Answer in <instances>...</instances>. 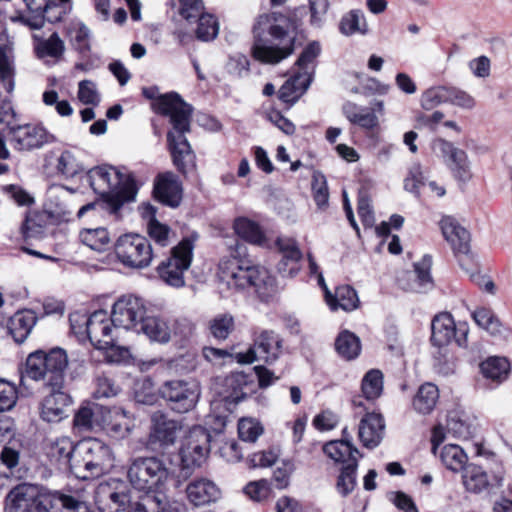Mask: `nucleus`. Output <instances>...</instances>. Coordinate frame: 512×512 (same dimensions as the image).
Listing matches in <instances>:
<instances>
[{
	"label": "nucleus",
	"mask_w": 512,
	"mask_h": 512,
	"mask_svg": "<svg viewBox=\"0 0 512 512\" xmlns=\"http://www.w3.org/2000/svg\"><path fill=\"white\" fill-rule=\"evenodd\" d=\"M143 95L147 99H155L154 110L170 118L172 130L167 134L168 147L173 164L181 173H187L195 167L196 156L185 134L190 131L192 107L177 93H168L157 96L155 87L143 88Z\"/></svg>",
	"instance_id": "nucleus-1"
},
{
	"label": "nucleus",
	"mask_w": 512,
	"mask_h": 512,
	"mask_svg": "<svg viewBox=\"0 0 512 512\" xmlns=\"http://www.w3.org/2000/svg\"><path fill=\"white\" fill-rule=\"evenodd\" d=\"M299 21L294 16L278 13L259 15L253 24V57L266 64H276L293 52Z\"/></svg>",
	"instance_id": "nucleus-2"
},
{
	"label": "nucleus",
	"mask_w": 512,
	"mask_h": 512,
	"mask_svg": "<svg viewBox=\"0 0 512 512\" xmlns=\"http://www.w3.org/2000/svg\"><path fill=\"white\" fill-rule=\"evenodd\" d=\"M217 280L221 292L253 287L259 297L264 299L275 291V279L266 268L236 256L224 258L219 262Z\"/></svg>",
	"instance_id": "nucleus-3"
},
{
	"label": "nucleus",
	"mask_w": 512,
	"mask_h": 512,
	"mask_svg": "<svg viewBox=\"0 0 512 512\" xmlns=\"http://www.w3.org/2000/svg\"><path fill=\"white\" fill-rule=\"evenodd\" d=\"M91 188L105 199L106 209L118 216L124 203L135 199L137 188L134 179L112 166H99L88 173Z\"/></svg>",
	"instance_id": "nucleus-4"
},
{
	"label": "nucleus",
	"mask_w": 512,
	"mask_h": 512,
	"mask_svg": "<svg viewBox=\"0 0 512 512\" xmlns=\"http://www.w3.org/2000/svg\"><path fill=\"white\" fill-rule=\"evenodd\" d=\"M75 498L57 492H40L36 486L19 484L6 497L8 512H61L68 509Z\"/></svg>",
	"instance_id": "nucleus-5"
},
{
	"label": "nucleus",
	"mask_w": 512,
	"mask_h": 512,
	"mask_svg": "<svg viewBox=\"0 0 512 512\" xmlns=\"http://www.w3.org/2000/svg\"><path fill=\"white\" fill-rule=\"evenodd\" d=\"M68 356L64 349L37 350L26 359L24 375L32 380H44L47 387H63Z\"/></svg>",
	"instance_id": "nucleus-6"
},
{
	"label": "nucleus",
	"mask_w": 512,
	"mask_h": 512,
	"mask_svg": "<svg viewBox=\"0 0 512 512\" xmlns=\"http://www.w3.org/2000/svg\"><path fill=\"white\" fill-rule=\"evenodd\" d=\"M114 465V455L108 445L98 439L77 443L72 473L83 480L99 477Z\"/></svg>",
	"instance_id": "nucleus-7"
},
{
	"label": "nucleus",
	"mask_w": 512,
	"mask_h": 512,
	"mask_svg": "<svg viewBox=\"0 0 512 512\" xmlns=\"http://www.w3.org/2000/svg\"><path fill=\"white\" fill-rule=\"evenodd\" d=\"M16 65L14 56V43L9 35L0 32V124L16 126L15 111L10 96L15 89Z\"/></svg>",
	"instance_id": "nucleus-8"
},
{
	"label": "nucleus",
	"mask_w": 512,
	"mask_h": 512,
	"mask_svg": "<svg viewBox=\"0 0 512 512\" xmlns=\"http://www.w3.org/2000/svg\"><path fill=\"white\" fill-rule=\"evenodd\" d=\"M320 45L317 42L309 44L301 53L292 75L279 89V99L291 105L307 91L313 75V62L320 54Z\"/></svg>",
	"instance_id": "nucleus-9"
},
{
	"label": "nucleus",
	"mask_w": 512,
	"mask_h": 512,
	"mask_svg": "<svg viewBox=\"0 0 512 512\" xmlns=\"http://www.w3.org/2000/svg\"><path fill=\"white\" fill-rule=\"evenodd\" d=\"M169 471L162 460L156 457L135 459L128 469V479L131 485L145 495L166 494V482Z\"/></svg>",
	"instance_id": "nucleus-10"
},
{
	"label": "nucleus",
	"mask_w": 512,
	"mask_h": 512,
	"mask_svg": "<svg viewBox=\"0 0 512 512\" xmlns=\"http://www.w3.org/2000/svg\"><path fill=\"white\" fill-rule=\"evenodd\" d=\"M116 327L112 314L109 316L104 310L90 315L87 338L96 349L107 352L111 362H118L128 355V350L117 344Z\"/></svg>",
	"instance_id": "nucleus-11"
},
{
	"label": "nucleus",
	"mask_w": 512,
	"mask_h": 512,
	"mask_svg": "<svg viewBox=\"0 0 512 512\" xmlns=\"http://www.w3.org/2000/svg\"><path fill=\"white\" fill-rule=\"evenodd\" d=\"M118 261L125 267L144 269L153 259L152 246L149 240L139 234L127 233L121 235L114 244Z\"/></svg>",
	"instance_id": "nucleus-12"
},
{
	"label": "nucleus",
	"mask_w": 512,
	"mask_h": 512,
	"mask_svg": "<svg viewBox=\"0 0 512 512\" xmlns=\"http://www.w3.org/2000/svg\"><path fill=\"white\" fill-rule=\"evenodd\" d=\"M194 242L191 238H184L172 249V254L157 267L160 279L167 285L181 288L185 285L184 272L191 265Z\"/></svg>",
	"instance_id": "nucleus-13"
},
{
	"label": "nucleus",
	"mask_w": 512,
	"mask_h": 512,
	"mask_svg": "<svg viewBox=\"0 0 512 512\" xmlns=\"http://www.w3.org/2000/svg\"><path fill=\"white\" fill-rule=\"evenodd\" d=\"M159 393L173 411L187 413L196 407L201 389L195 380L176 379L164 382Z\"/></svg>",
	"instance_id": "nucleus-14"
},
{
	"label": "nucleus",
	"mask_w": 512,
	"mask_h": 512,
	"mask_svg": "<svg viewBox=\"0 0 512 512\" xmlns=\"http://www.w3.org/2000/svg\"><path fill=\"white\" fill-rule=\"evenodd\" d=\"M29 10V15H20L17 21L31 29H41L45 20L61 21L71 9V0H23Z\"/></svg>",
	"instance_id": "nucleus-15"
},
{
	"label": "nucleus",
	"mask_w": 512,
	"mask_h": 512,
	"mask_svg": "<svg viewBox=\"0 0 512 512\" xmlns=\"http://www.w3.org/2000/svg\"><path fill=\"white\" fill-rule=\"evenodd\" d=\"M210 441V433L202 426H194L188 431L179 452L182 470L191 472L206 461L210 452Z\"/></svg>",
	"instance_id": "nucleus-16"
},
{
	"label": "nucleus",
	"mask_w": 512,
	"mask_h": 512,
	"mask_svg": "<svg viewBox=\"0 0 512 512\" xmlns=\"http://www.w3.org/2000/svg\"><path fill=\"white\" fill-rule=\"evenodd\" d=\"M282 351V339L273 330L254 332L253 345L246 351L236 354L237 362L251 364L254 361L272 363Z\"/></svg>",
	"instance_id": "nucleus-17"
},
{
	"label": "nucleus",
	"mask_w": 512,
	"mask_h": 512,
	"mask_svg": "<svg viewBox=\"0 0 512 512\" xmlns=\"http://www.w3.org/2000/svg\"><path fill=\"white\" fill-rule=\"evenodd\" d=\"M113 321L118 327L138 332L147 314L146 301L136 295H123L112 307Z\"/></svg>",
	"instance_id": "nucleus-18"
},
{
	"label": "nucleus",
	"mask_w": 512,
	"mask_h": 512,
	"mask_svg": "<svg viewBox=\"0 0 512 512\" xmlns=\"http://www.w3.org/2000/svg\"><path fill=\"white\" fill-rule=\"evenodd\" d=\"M9 141L17 151H33L55 143L57 137L41 124L10 126Z\"/></svg>",
	"instance_id": "nucleus-19"
},
{
	"label": "nucleus",
	"mask_w": 512,
	"mask_h": 512,
	"mask_svg": "<svg viewBox=\"0 0 512 512\" xmlns=\"http://www.w3.org/2000/svg\"><path fill=\"white\" fill-rule=\"evenodd\" d=\"M433 345L445 347L452 341L458 346L465 347L469 334V326L466 322L455 323L453 317L449 313H440L436 315L431 323Z\"/></svg>",
	"instance_id": "nucleus-20"
},
{
	"label": "nucleus",
	"mask_w": 512,
	"mask_h": 512,
	"mask_svg": "<svg viewBox=\"0 0 512 512\" xmlns=\"http://www.w3.org/2000/svg\"><path fill=\"white\" fill-rule=\"evenodd\" d=\"M432 150L443 160L457 181L465 183L471 179L470 162L464 150L442 138L432 142Z\"/></svg>",
	"instance_id": "nucleus-21"
},
{
	"label": "nucleus",
	"mask_w": 512,
	"mask_h": 512,
	"mask_svg": "<svg viewBox=\"0 0 512 512\" xmlns=\"http://www.w3.org/2000/svg\"><path fill=\"white\" fill-rule=\"evenodd\" d=\"M151 422L152 426L147 445L152 450H160L172 446L182 430V425L179 421L168 418L160 411L152 414Z\"/></svg>",
	"instance_id": "nucleus-22"
},
{
	"label": "nucleus",
	"mask_w": 512,
	"mask_h": 512,
	"mask_svg": "<svg viewBox=\"0 0 512 512\" xmlns=\"http://www.w3.org/2000/svg\"><path fill=\"white\" fill-rule=\"evenodd\" d=\"M275 245L280 254L276 269L285 278L295 277L301 270L303 253L296 239L287 236H280L276 239Z\"/></svg>",
	"instance_id": "nucleus-23"
},
{
	"label": "nucleus",
	"mask_w": 512,
	"mask_h": 512,
	"mask_svg": "<svg viewBox=\"0 0 512 512\" xmlns=\"http://www.w3.org/2000/svg\"><path fill=\"white\" fill-rule=\"evenodd\" d=\"M461 478L465 490L474 494L501 487L503 484L501 472L490 476L481 466L474 463H468L464 467Z\"/></svg>",
	"instance_id": "nucleus-24"
},
{
	"label": "nucleus",
	"mask_w": 512,
	"mask_h": 512,
	"mask_svg": "<svg viewBox=\"0 0 512 512\" xmlns=\"http://www.w3.org/2000/svg\"><path fill=\"white\" fill-rule=\"evenodd\" d=\"M102 428L114 439H124L130 435L135 423L133 416L120 407L101 408Z\"/></svg>",
	"instance_id": "nucleus-25"
},
{
	"label": "nucleus",
	"mask_w": 512,
	"mask_h": 512,
	"mask_svg": "<svg viewBox=\"0 0 512 512\" xmlns=\"http://www.w3.org/2000/svg\"><path fill=\"white\" fill-rule=\"evenodd\" d=\"M50 393L41 402V418L46 422H60L66 418L72 399L63 387H48Z\"/></svg>",
	"instance_id": "nucleus-26"
},
{
	"label": "nucleus",
	"mask_w": 512,
	"mask_h": 512,
	"mask_svg": "<svg viewBox=\"0 0 512 512\" xmlns=\"http://www.w3.org/2000/svg\"><path fill=\"white\" fill-rule=\"evenodd\" d=\"M440 228L456 256L469 254L470 234L456 218L444 216L440 221Z\"/></svg>",
	"instance_id": "nucleus-27"
},
{
	"label": "nucleus",
	"mask_w": 512,
	"mask_h": 512,
	"mask_svg": "<svg viewBox=\"0 0 512 512\" xmlns=\"http://www.w3.org/2000/svg\"><path fill=\"white\" fill-rule=\"evenodd\" d=\"M186 495L193 506L200 507L217 502L221 498V490L210 479L198 478L187 485Z\"/></svg>",
	"instance_id": "nucleus-28"
},
{
	"label": "nucleus",
	"mask_w": 512,
	"mask_h": 512,
	"mask_svg": "<svg viewBox=\"0 0 512 512\" xmlns=\"http://www.w3.org/2000/svg\"><path fill=\"white\" fill-rule=\"evenodd\" d=\"M385 423L383 417L378 413H367L358 426V437L362 445L373 449L377 447L384 436Z\"/></svg>",
	"instance_id": "nucleus-29"
},
{
	"label": "nucleus",
	"mask_w": 512,
	"mask_h": 512,
	"mask_svg": "<svg viewBox=\"0 0 512 512\" xmlns=\"http://www.w3.org/2000/svg\"><path fill=\"white\" fill-rule=\"evenodd\" d=\"M154 191L159 201L173 208L179 206L182 200L181 183L172 172H166L157 177Z\"/></svg>",
	"instance_id": "nucleus-30"
},
{
	"label": "nucleus",
	"mask_w": 512,
	"mask_h": 512,
	"mask_svg": "<svg viewBox=\"0 0 512 512\" xmlns=\"http://www.w3.org/2000/svg\"><path fill=\"white\" fill-rule=\"evenodd\" d=\"M76 448L77 444H74L70 437L61 436L49 439L45 445V452L51 462L68 467L72 472Z\"/></svg>",
	"instance_id": "nucleus-31"
},
{
	"label": "nucleus",
	"mask_w": 512,
	"mask_h": 512,
	"mask_svg": "<svg viewBox=\"0 0 512 512\" xmlns=\"http://www.w3.org/2000/svg\"><path fill=\"white\" fill-rule=\"evenodd\" d=\"M471 315L475 323L491 336L500 339H508L511 336V329L503 325L492 309L477 307Z\"/></svg>",
	"instance_id": "nucleus-32"
},
{
	"label": "nucleus",
	"mask_w": 512,
	"mask_h": 512,
	"mask_svg": "<svg viewBox=\"0 0 512 512\" xmlns=\"http://www.w3.org/2000/svg\"><path fill=\"white\" fill-rule=\"evenodd\" d=\"M323 452L334 462L342 463L343 466L358 463L359 451L351 443V437L334 440L322 446Z\"/></svg>",
	"instance_id": "nucleus-33"
},
{
	"label": "nucleus",
	"mask_w": 512,
	"mask_h": 512,
	"mask_svg": "<svg viewBox=\"0 0 512 512\" xmlns=\"http://www.w3.org/2000/svg\"><path fill=\"white\" fill-rule=\"evenodd\" d=\"M38 317L30 309L17 311L8 322V330L16 343H23L36 325Z\"/></svg>",
	"instance_id": "nucleus-34"
},
{
	"label": "nucleus",
	"mask_w": 512,
	"mask_h": 512,
	"mask_svg": "<svg viewBox=\"0 0 512 512\" xmlns=\"http://www.w3.org/2000/svg\"><path fill=\"white\" fill-rule=\"evenodd\" d=\"M325 301L332 311L342 309L353 311L359 306V298L355 289L349 285H341L332 294L328 287H325Z\"/></svg>",
	"instance_id": "nucleus-35"
},
{
	"label": "nucleus",
	"mask_w": 512,
	"mask_h": 512,
	"mask_svg": "<svg viewBox=\"0 0 512 512\" xmlns=\"http://www.w3.org/2000/svg\"><path fill=\"white\" fill-rule=\"evenodd\" d=\"M137 333H143L150 341L166 344L172 340V329L167 320L147 315Z\"/></svg>",
	"instance_id": "nucleus-36"
},
{
	"label": "nucleus",
	"mask_w": 512,
	"mask_h": 512,
	"mask_svg": "<svg viewBox=\"0 0 512 512\" xmlns=\"http://www.w3.org/2000/svg\"><path fill=\"white\" fill-rule=\"evenodd\" d=\"M342 112L349 122L363 129L372 130L379 124L378 117L373 111L353 102H346L342 107Z\"/></svg>",
	"instance_id": "nucleus-37"
},
{
	"label": "nucleus",
	"mask_w": 512,
	"mask_h": 512,
	"mask_svg": "<svg viewBox=\"0 0 512 512\" xmlns=\"http://www.w3.org/2000/svg\"><path fill=\"white\" fill-rule=\"evenodd\" d=\"M233 228L235 233L245 241L261 247L268 246L267 238L256 222L240 217L234 221Z\"/></svg>",
	"instance_id": "nucleus-38"
},
{
	"label": "nucleus",
	"mask_w": 512,
	"mask_h": 512,
	"mask_svg": "<svg viewBox=\"0 0 512 512\" xmlns=\"http://www.w3.org/2000/svg\"><path fill=\"white\" fill-rule=\"evenodd\" d=\"M66 192L73 193L74 190L66 186L54 187L50 189L48 201L50 213L62 220L68 221L73 215L74 206L64 199Z\"/></svg>",
	"instance_id": "nucleus-39"
},
{
	"label": "nucleus",
	"mask_w": 512,
	"mask_h": 512,
	"mask_svg": "<svg viewBox=\"0 0 512 512\" xmlns=\"http://www.w3.org/2000/svg\"><path fill=\"white\" fill-rule=\"evenodd\" d=\"M439 399V390L436 385L432 383L422 384L415 394L412 405L414 410L419 414H430Z\"/></svg>",
	"instance_id": "nucleus-40"
},
{
	"label": "nucleus",
	"mask_w": 512,
	"mask_h": 512,
	"mask_svg": "<svg viewBox=\"0 0 512 512\" xmlns=\"http://www.w3.org/2000/svg\"><path fill=\"white\" fill-rule=\"evenodd\" d=\"M335 350L341 358L354 360L361 353V341L353 332L343 330L335 339Z\"/></svg>",
	"instance_id": "nucleus-41"
},
{
	"label": "nucleus",
	"mask_w": 512,
	"mask_h": 512,
	"mask_svg": "<svg viewBox=\"0 0 512 512\" xmlns=\"http://www.w3.org/2000/svg\"><path fill=\"white\" fill-rule=\"evenodd\" d=\"M339 30L345 36L368 34L369 26L364 12L360 9H353L345 13L340 20Z\"/></svg>",
	"instance_id": "nucleus-42"
},
{
	"label": "nucleus",
	"mask_w": 512,
	"mask_h": 512,
	"mask_svg": "<svg viewBox=\"0 0 512 512\" xmlns=\"http://www.w3.org/2000/svg\"><path fill=\"white\" fill-rule=\"evenodd\" d=\"M79 239L84 245L97 252H104L111 246L110 234L104 227L82 229Z\"/></svg>",
	"instance_id": "nucleus-43"
},
{
	"label": "nucleus",
	"mask_w": 512,
	"mask_h": 512,
	"mask_svg": "<svg viewBox=\"0 0 512 512\" xmlns=\"http://www.w3.org/2000/svg\"><path fill=\"white\" fill-rule=\"evenodd\" d=\"M440 459L443 465L453 471L462 472L467 463V455L464 450L455 444L445 445L440 452Z\"/></svg>",
	"instance_id": "nucleus-44"
},
{
	"label": "nucleus",
	"mask_w": 512,
	"mask_h": 512,
	"mask_svg": "<svg viewBox=\"0 0 512 512\" xmlns=\"http://www.w3.org/2000/svg\"><path fill=\"white\" fill-rule=\"evenodd\" d=\"M55 169L59 175L72 178L82 172L84 167L74 151L64 149L56 159Z\"/></svg>",
	"instance_id": "nucleus-45"
},
{
	"label": "nucleus",
	"mask_w": 512,
	"mask_h": 512,
	"mask_svg": "<svg viewBox=\"0 0 512 512\" xmlns=\"http://www.w3.org/2000/svg\"><path fill=\"white\" fill-rule=\"evenodd\" d=\"M131 512H174V509L167 495L158 492V494L144 495L142 502L138 503Z\"/></svg>",
	"instance_id": "nucleus-46"
},
{
	"label": "nucleus",
	"mask_w": 512,
	"mask_h": 512,
	"mask_svg": "<svg viewBox=\"0 0 512 512\" xmlns=\"http://www.w3.org/2000/svg\"><path fill=\"white\" fill-rule=\"evenodd\" d=\"M145 217H149L148 222V234L149 236L160 246L165 247L169 243V237H170V228L160 223L155 218V209L153 206L148 205L145 207V211L143 213Z\"/></svg>",
	"instance_id": "nucleus-47"
},
{
	"label": "nucleus",
	"mask_w": 512,
	"mask_h": 512,
	"mask_svg": "<svg viewBox=\"0 0 512 512\" xmlns=\"http://www.w3.org/2000/svg\"><path fill=\"white\" fill-rule=\"evenodd\" d=\"M235 328V320L230 313L215 315L208 322V329L211 336L217 340H226Z\"/></svg>",
	"instance_id": "nucleus-48"
},
{
	"label": "nucleus",
	"mask_w": 512,
	"mask_h": 512,
	"mask_svg": "<svg viewBox=\"0 0 512 512\" xmlns=\"http://www.w3.org/2000/svg\"><path fill=\"white\" fill-rule=\"evenodd\" d=\"M480 368L484 377L501 382L507 378L510 364L504 357H490L480 365Z\"/></svg>",
	"instance_id": "nucleus-49"
},
{
	"label": "nucleus",
	"mask_w": 512,
	"mask_h": 512,
	"mask_svg": "<svg viewBox=\"0 0 512 512\" xmlns=\"http://www.w3.org/2000/svg\"><path fill=\"white\" fill-rule=\"evenodd\" d=\"M362 392L366 399L378 398L383 390V374L380 370L368 371L362 379Z\"/></svg>",
	"instance_id": "nucleus-50"
},
{
	"label": "nucleus",
	"mask_w": 512,
	"mask_h": 512,
	"mask_svg": "<svg viewBox=\"0 0 512 512\" xmlns=\"http://www.w3.org/2000/svg\"><path fill=\"white\" fill-rule=\"evenodd\" d=\"M431 265L432 258L429 255H425L421 261L414 264L416 283L412 288L413 290L422 292L432 287L433 282L430 274Z\"/></svg>",
	"instance_id": "nucleus-51"
},
{
	"label": "nucleus",
	"mask_w": 512,
	"mask_h": 512,
	"mask_svg": "<svg viewBox=\"0 0 512 512\" xmlns=\"http://www.w3.org/2000/svg\"><path fill=\"white\" fill-rule=\"evenodd\" d=\"M312 196L319 210L323 211L329 204V190L326 177L316 171L312 176Z\"/></svg>",
	"instance_id": "nucleus-52"
},
{
	"label": "nucleus",
	"mask_w": 512,
	"mask_h": 512,
	"mask_svg": "<svg viewBox=\"0 0 512 512\" xmlns=\"http://www.w3.org/2000/svg\"><path fill=\"white\" fill-rule=\"evenodd\" d=\"M35 50L40 58H60L65 50L64 42L57 33H53L48 39L39 41Z\"/></svg>",
	"instance_id": "nucleus-53"
},
{
	"label": "nucleus",
	"mask_w": 512,
	"mask_h": 512,
	"mask_svg": "<svg viewBox=\"0 0 512 512\" xmlns=\"http://www.w3.org/2000/svg\"><path fill=\"white\" fill-rule=\"evenodd\" d=\"M198 18V26L196 29V36L201 41L213 40L219 31L217 19L203 11L196 17Z\"/></svg>",
	"instance_id": "nucleus-54"
},
{
	"label": "nucleus",
	"mask_w": 512,
	"mask_h": 512,
	"mask_svg": "<svg viewBox=\"0 0 512 512\" xmlns=\"http://www.w3.org/2000/svg\"><path fill=\"white\" fill-rule=\"evenodd\" d=\"M352 463V465L342 467L336 482L337 492L343 497L349 495L356 486V471L358 463Z\"/></svg>",
	"instance_id": "nucleus-55"
},
{
	"label": "nucleus",
	"mask_w": 512,
	"mask_h": 512,
	"mask_svg": "<svg viewBox=\"0 0 512 512\" xmlns=\"http://www.w3.org/2000/svg\"><path fill=\"white\" fill-rule=\"evenodd\" d=\"M448 86L440 85L427 89L421 96V106L431 110L442 103H448Z\"/></svg>",
	"instance_id": "nucleus-56"
},
{
	"label": "nucleus",
	"mask_w": 512,
	"mask_h": 512,
	"mask_svg": "<svg viewBox=\"0 0 512 512\" xmlns=\"http://www.w3.org/2000/svg\"><path fill=\"white\" fill-rule=\"evenodd\" d=\"M45 218L37 212L29 213L22 225V233L25 238H40L44 234Z\"/></svg>",
	"instance_id": "nucleus-57"
},
{
	"label": "nucleus",
	"mask_w": 512,
	"mask_h": 512,
	"mask_svg": "<svg viewBox=\"0 0 512 512\" xmlns=\"http://www.w3.org/2000/svg\"><path fill=\"white\" fill-rule=\"evenodd\" d=\"M263 433V427L259 421L253 418H242L238 422L239 438L245 442H255Z\"/></svg>",
	"instance_id": "nucleus-58"
},
{
	"label": "nucleus",
	"mask_w": 512,
	"mask_h": 512,
	"mask_svg": "<svg viewBox=\"0 0 512 512\" xmlns=\"http://www.w3.org/2000/svg\"><path fill=\"white\" fill-rule=\"evenodd\" d=\"M244 493L255 502H262L269 498L270 484L266 479L252 481L244 488Z\"/></svg>",
	"instance_id": "nucleus-59"
},
{
	"label": "nucleus",
	"mask_w": 512,
	"mask_h": 512,
	"mask_svg": "<svg viewBox=\"0 0 512 512\" xmlns=\"http://www.w3.org/2000/svg\"><path fill=\"white\" fill-rule=\"evenodd\" d=\"M172 6H178L180 15L186 20L196 18L202 10L204 5L202 0H170Z\"/></svg>",
	"instance_id": "nucleus-60"
},
{
	"label": "nucleus",
	"mask_w": 512,
	"mask_h": 512,
	"mask_svg": "<svg viewBox=\"0 0 512 512\" xmlns=\"http://www.w3.org/2000/svg\"><path fill=\"white\" fill-rule=\"evenodd\" d=\"M43 103L47 106H55L57 113L62 117L72 115L73 108L67 100L59 101L58 93L55 90H46L42 95Z\"/></svg>",
	"instance_id": "nucleus-61"
},
{
	"label": "nucleus",
	"mask_w": 512,
	"mask_h": 512,
	"mask_svg": "<svg viewBox=\"0 0 512 512\" xmlns=\"http://www.w3.org/2000/svg\"><path fill=\"white\" fill-rule=\"evenodd\" d=\"M96 388L94 396L96 398H109L116 396L119 392V387L115 385L112 378L106 374L98 375L96 377Z\"/></svg>",
	"instance_id": "nucleus-62"
},
{
	"label": "nucleus",
	"mask_w": 512,
	"mask_h": 512,
	"mask_svg": "<svg viewBox=\"0 0 512 512\" xmlns=\"http://www.w3.org/2000/svg\"><path fill=\"white\" fill-rule=\"evenodd\" d=\"M17 401L16 387L4 380L0 379V411H7L14 407Z\"/></svg>",
	"instance_id": "nucleus-63"
},
{
	"label": "nucleus",
	"mask_w": 512,
	"mask_h": 512,
	"mask_svg": "<svg viewBox=\"0 0 512 512\" xmlns=\"http://www.w3.org/2000/svg\"><path fill=\"white\" fill-rule=\"evenodd\" d=\"M71 40L75 48L80 52H86L90 49L89 29L82 23L75 25L70 30Z\"/></svg>",
	"instance_id": "nucleus-64"
}]
</instances>
